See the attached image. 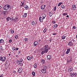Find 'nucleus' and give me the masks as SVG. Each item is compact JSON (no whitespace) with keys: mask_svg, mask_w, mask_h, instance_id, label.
Here are the masks:
<instances>
[{"mask_svg":"<svg viewBox=\"0 0 77 77\" xmlns=\"http://www.w3.org/2000/svg\"><path fill=\"white\" fill-rule=\"evenodd\" d=\"M48 45H45L43 48H42L40 49L41 54L43 55L44 53H47L48 52Z\"/></svg>","mask_w":77,"mask_h":77,"instance_id":"obj_1","label":"nucleus"},{"mask_svg":"<svg viewBox=\"0 0 77 77\" xmlns=\"http://www.w3.org/2000/svg\"><path fill=\"white\" fill-rule=\"evenodd\" d=\"M11 5H6L4 7V10L7 11L8 9H11Z\"/></svg>","mask_w":77,"mask_h":77,"instance_id":"obj_2","label":"nucleus"},{"mask_svg":"<svg viewBox=\"0 0 77 77\" xmlns=\"http://www.w3.org/2000/svg\"><path fill=\"white\" fill-rule=\"evenodd\" d=\"M0 60L2 61V62H4V61H5V60H6V57H0Z\"/></svg>","mask_w":77,"mask_h":77,"instance_id":"obj_3","label":"nucleus"},{"mask_svg":"<svg viewBox=\"0 0 77 77\" xmlns=\"http://www.w3.org/2000/svg\"><path fill=\"white\" fill-rule=\"evenodd\" d=\"M70 76L71 77H75V76L77 75V73H72V72H71V73H70Z\"/></svg>","mask_w":77,"mask_h":77,"instance_id":"obj_4","label":"nucleus"},{"mask_svg":"<svg viewBox=\"0 0 77 77\" xmlns=\"http://www.w3.org/2000/svg\"><path fill=\"white\" fill-rule=\"evenodd\" d=\"M27 59L28 60H30L31 59H33V57L32 56L30 57L28 56L27 57Z\"/></svg>","mask_w":77,"mask_h":77,"instance_id":"obj_5","label":"nucleus"},{"mask_svg":"<svg viewBox=\"0 0 77 77\" xmlns=\"http://www.w3.org/2000/svg\"><path fill=\"white\" fill-rule=\"evenodd\" d=\"M38 42L37 41L34 42V43H33V46L34 47H36L38 45Z\"/></svg>","mask_w":77,"mask_h":77,"instance_id":"obj_6","label":"nucleus"},{"mask_svg":"<svg viewBox=\"0 0 77 77\" xmlns=\"http://www.w3.org/2000/svg\"><path fill=\"white\" fill-rule=\"evenodd\" d=\"M18 72L19 73H21L23 72V69L21 68H20L18 69Z\"/></svg>","mask_w":77,"mask_h":77,"instance_id":"obj_7","label":"nucleus"},{"mask_svg":"<svg viewBox=\"0 0 77 77\" xmlns=\"http://www.w3.org/2000/svg\"><path fill=\"white\" fill-rule=\"evenodd\" d=\"M6 12H7V11H2L1 12V14L2 15H6Z\"/></svg>","mask_w":77,"mask_h":77,"instance_id":"obj_8","label":"nucleus"},{"mask_svg":"<svg viewBox=\"0 0 77 77\" xmlns=\"http://www.w3.org/2000/svg\"><path fill=\"white\" fill-rule=\"evenodd\" d=\"M27 17V13H25L24 14V15H23L22 16V18H26Z\"/></svg>","mask_w":77,"mask_h":77,"instance_id":"obj_9","label":"nucleus"},{"mask_svg":"<svg viewBox=\"0 0 77 77\" xmlns=\"http://www.w3.org/2000/svg\"><path fill=\"white\" fill-rule=\"evenodd\" d=\"M3 48L2 46H0V51L2 53H3Z\"/></svg>","mask_w":77,"mask_h":77,"instance_id":"obj_10","label":"nucleus"},{"mask_svg":"<svg viewBox=\"0 0 77 77\" xmlns=\"http://www.w3.org/2000/svg\"><path fill=\"white\" fill-rule=\"evenodd\" d=\"M23 7L25 9H26V10H27L28 9H29V7L27 5H23Z\"/></svg>","mask_w":77,"mask_h":77,"instance_id":"obj_11","label":"nucleus"},{"mask_svg":"<svg viewBox=\"0 0 77 77\" xmlns=\"http://www.w3.org/2000/svg\"><path fill=\"white\" fill-rule=\"evenodd\" d=\"M43 73V74H44L45 73L46 74H47V73H46V70H45L44 69H42L41 71Z\"/></svg>","mask_w":77,"mask_h":77,"instance_id":"obj_12","label":"nucleus"},{"mask_svg":"<svg viewBox=\"0 0 77 77\" xmlns=\"http://www.w3.org/2000/svg\"><path fill=\"white\" fill-rule=\"evenodd\" d=\"M76 9V6L75 5H73L72 6V10L74 11Z\"/></svg>","mask_w":77,"mask_h":77,"instance_id":"obj_13","label":"nucleus"},{"mask_svg":"<svg viewBox=\"0 0 77 77\" xmlns=\"http://www.w3.org/2000/svg\"><path fill=\"white\" fill-rule=\"evenodd\" d=\"M46 6L45 5H42L41 7V9L42 10H44L45 9V7Z\"/></svg>","mask_w":77,"mask_h":77,"instance_id":"obj_14","label":"nucleus"},{"mask_svg":"<svg viewBox=\"0 0 77 77\" xmlns=\"http://www.w3.org/2000/svg\"><path fill=\"white\" fill-rule=\"evenodd\" d=\"M43 18L41 17H39V20L40 21V22H41V23H42L43 21Z\"/></svg>","mask_w":77,"mask_h":77,"instance_id":"obj_15","label":"nucleus"},{"mask_svg":"<svg viewBox=\"0 0 77 77\" xmlns=\"http://www.w3.org/2000/svg\"><path fill=\"white\" fill-rule=\"evenodd\" d=\"M51 58V55H48L47 56V59L48 60H50Z\"/></svg>","mask_w":77,"mask_h":77,"instance_id":"obj_16","label":"nucleus"},{"mask_svg":"<svg viewBox=\"0 0 77 77\" xmlns=\"http://www.w3.org/2000/svg\"><path fill=\"white\" fill-rule=\"evenodd\" d=\"M68 45H70L71 46L73 45V43H72L71 42H69L68 43Z\"/></svg>","mask_w":77,"mask_h":77,"instance_id":"obj_17","label":"nucleus"},{"mask_svg":"<svg viewBox=\"0 0 77 77\" xmlns=\"http://www.w3.org/2000/svg\"><path fill=\"white\" fill-rule=\"evenodd\" d=\"M43 19L44 20L45 19V17H46V14H42Z\"/></svg>","mask_w":77,"mask_h":77,"instance_id":"obj_18","label":"nucleus"},{"mask_svg":"<svg viewBox=\"0 0 77 77\" xmlns=\"http://www.w3.org/2000/svg\"><path fill=\"white\" fill-rule=\"evenodd\" d=\"M71 59H70V60H67V63H69V62H70V63H71L72 62V60H71Z\"/></svg>","mask_w":77,"mask_h":77,"instance_id":"obj_19","label":"nucleus"},{"mask_svg":"<svg viewBox=\"0 0 77 77\" xmlns=\"http://www.w3.org/2000/svg\"><path fill=\"white\" fill-rule=\"evenodd\" d=\"M49 16L51 17L52 15H53V13L52 12H50L49 14Z\"/></svg>","mask_w":77,"mask_h":77,"instance_id":"obj_20","label":"nucleus"},{"mask_svg":"<svg viewBox=\"0 0 77 77\" xmlns=\"http://www.w3.org/2000/svg\"><path fill=\"white\" fill-rule=\"evenodd\" d=\"M32 75L33 77L35 76V72H32Z\"/></svg>","mask_w":77,"mask_h":77,"instance_id":"obj_21","label":"nucleus"},{"mask_svg":"<svg viewBox=\"0 0 77 77\" xmlns=\"http://www.w3.org/2000/svg\"><path fill=\"white\" fill-rule=\"evenodd\" d=\"M23 60L22 59H20L18 60V61L19 62H20V63H21V62H23Z\"/></svg>","mask_w":77,"mask_h":77,"instance_id":"obj_22","label":"nucleus"},{"mask_svg":"<svg viewBox=\"0 0 77 77\" xmlns=\"http://www.w3.org/2000/svg\"><path fill=\"white\" fill-rule=\"evenodd\" d=\"M45 61L44 60H42L41 61V63L42 64L45 63Z\"/></svg>","mask_w":77,"mask_h":77,"instance_id":"obj_23","label":"nucleus"},{"mask_svg":"<svg viewBox=\"0 0 77 77\" xmlns=\"http://www.w3.org/2000/svg\"><path fill=\"white\" fill-rule=\"evenodd\" d=\"M61 8H62V9H65V5H62L61 6Z\"/></svg>","mask_w":77,"mask_h":77,"instance_id":"obj_24","label":"nucleus"},{"mask_svg":"<svg viewBox=\"0 0 77 77\" xmlns=\"http://www.w3.org/2000/svg\"><path fill=\"white\" fill-rule=\"evenodd\" d=\"M33 66L34 68H36V67H37V64H35L33 65Z\"/></svg>","mask_w":77,"mask_h":77,"instance_id":"obj_25","label":"nucleus"},{"mask_svg":"<svg viewBox=\"0 0 77 77\" xmlns=\"http://www.w3.org/2000/svg\"><path fill=\"white\" fill-rule=\"evenodd\" d=\"M65 38H66L65 36L63 35L62 37V39H65Z\"/></svg>","mask_w":77,"mask_h":77,"instance_id":"obj_26","label":"nucleus"},{"mask_svg":"<svg viewBox=\"0 0 77 77\" xmlns=\"http://www.w3.org/2000/svg\"><path fill=\"white\" fill-rule=\"evenodd\" d=\"M4 42V40L3 39H1L0 40V43H3Z\"/></svg>","mask_w":77,"mask_h":77,"instance_id":"obj_27","label":"nucleus"},{"mask_svg":"<svg viewBox=\"0 0 77 77\" xmlns=\"http://www.w3.org/2000/svg\"><path fill=\"white\" fill-rule=\"evenodd\" d=\"M47 28H45L43 31L44 33H45L47 31Z\"/></svg>","mask_w":77,"mask_h":77,"instance_id":"obj_28","label":"nucleus"},{"mask_svg":"<svg viewBox=\"0 0 77 77\" xmlns=\"http://www.w3.org/2000/svg\"><path fill=\"white\" fill-rule=\"evenodd\" d=\"M57 27V25L55 24L54 25V29H55V28H56Z\"/></svg>","mask_w":77,"mask_h":77,"instance_id":"obj_29","label":"nucleus"},{"mask_svg":"<svg viewBox=\"0 0 77 77\" xmlns=\"http://www.w3.org/2000/svg\"><path fill=\"white\" fill-rule=\"evenodd\" d=\"M19 63L20 64V66H23V63Z\"/></svg>","mask_w":77,"mask_h":77,"instance_id":"obj_30","label":"nucleus"},{"mask_svg":"<svg viewBox=\"0 0 77 77\" xmlns=\"http://www.w3.org/2000/svg\"><path fill=\"white\" fill-rule=\"evenodd\" d=\"M11 33H14V29H12L11 30Z\"/></svg>","mask_w":77,"mask_h":77,"instance_id":"obj_31","label":"nucleus"},{"mask_svg":"<svg viewBox=\"0 0 77 77\" xmlns=\"http://www.w3.org/2000/svg\"><path fill=\"white\" fill-rule=\"evenodd\" d=\"M63 3L62 2H60L59 3V4L58 5V6H60L61 5H62V4H63Z\"/></svg>","mask_w":77,"mask_h":77,"instance_id":"obj_32","label":"nucleus"},{"mask_svg":"<svg viewBox=\"0 0 77 77\" xmlns=\"http://www.w3.org/2000/svg\"><path fill=\"white\" fill-rule=\"evenodd\" d=\"M31 24L32 25H33V26L35 25V22L34 21H32L31 23Z\"/></svg>","mask_w":77,"mask_h":77,"instance_id":"obj_33","label":"nucleus"},{"mask_svg":"<svg viewBox=\"0 0 77 77\" xmlns=\"http://www.w3.org/2000/svg\"><path fill=\"white\" fill-rule=\"evenodd\" d=\"M67 15H68V14L66 13H64L63 14V15H64V16H66Z\"/></svg>","mask_w":77,"mask_h":77,"instance_id":"obj_34","label":"nucleus"},{"mask_svg":"<svg viewBox=\"0 0 77 77\" xmlns=\"http://www.w3.org/2000/svg\"><path fill=\"white\" fill-rule=\"evenodd\" d=\"M12 49L13 50V51H15V50H15V47H13L12 48Z\"/></svg>","mask_w":77,"mask_h":77,"instance_id":"obj_35","label":"nucleus"},{"mask_svg":"<svg viewBox=\"0 0 77 77\" xmlns=\"http://www.w3.org/2000/svg\"><path fill=\"white\" fill-rule=\"evenodd\" d=\"M17 19L18 18L17 17H16L15 19H14V21H17Z\"/></svg>","mask_w":77,"mask_h":77,"instance_id":"obj_36","label":"nucleus"},{"mask_svg":"<svg viewBox=\"0 0 77 77\" xmlns=\"http://www.w3.org/2000/svg\"><path fill=\"white\" fill-rule=\"evenodd\" d=\"M21 3L22 4V6H23V5H24V2H21Z\"/></svg>","mask_w":77,"mask_h":77,"instance_id":"obj_37","label":"nucleus"},{"mask_svg":"<svg viewBox=\"0 0 77 77\" xmlns=\"http://www.w3.org/2000/svg\"><path fill=\"white\" fill-rule=\"evenodd\" d=\"M44 69H45V70H46V69H47V66H45L44 67Z\"/></svg>","mask_w":77,"mask_h":77,"instance_id":"obj_38","label":"nucleus"},{"mask_svg":"<svg viewBox=\"0 0 77 77\" xmlns=\"http://www.w3.org/2000/svg\"><path fill=\"white\" fill-rule=\"evenodd\" d=\"M54 11H56V7L55 6L54 7Z\"/></svg>","mask_w":77,"mask_h":77,"instance_id":"obj_39","label":"nucleus"},{"mask_svg":"<svg viewBox=\"0 0 77 77\" xmlns=\"http://www.w3.org/2000/svg\"><path fill=\"white\" fill-rule=\"evenodd\" d=\"M69 71H70V72L71 71H72V70H73L72 68H70L69 69Z\"/></svg>","mask_w":77,"mask_h":77,"instance_id":"obj_40","label":"nucleus"},{"mask_svg":"<svg viewBox=\"0 0 77 77\" xmlns=\"http://www.w3.org/2000/svg\"><path fill=\"white\" fill-rule=\"evenodd\" d=\"M67 52H69H69H70V48H69L68 49H67Z\"/></svg>","mask_w":77,"mask_h":77,"instance_id":"obj_41","label":"nucleus"},{"mask_svg":"<svg viewBox=\"0 0 77 77\" xmlns=\"http://www.w3.org/2000/svg\"><path fill=\"white\" fill-rule=\"evenodd\" d=\"M73 29H77V27H76V26H73Z\"/></svg>","mask_w":77,"mask_h":77,"instance_id":"obj_42","label":"nucleus"},{"mask_svg":"<svg viewBox=\"0 0 77 77\" xmlns=\"http://www.w3.org/2000/svg\"><path fill=\"white\" fill-rule=\"evenodd\" d=\"M18 35H16L15 36V38L16 39H17V38H18Z\"/></svg>","mask_w":77,"mask_h":77,"instance_id":"obj_43","label":"nucleus"},{"mask_svg":"<svg viewBox=\"0 0 77 77\" xmlns=\"http://www.w3.org/2000/svg\"><path fill=\"white\" fill-rule=\"evenodd\" d=\"M52 22L53 24H54L56 23V22H55V21L54 20Z\"/></svg>","mask_w":77,"mask_h":77,"instance_id":"obj_44","label":"nucleus"},{"mask_svg":"<svg viewBox=\"0 0 77 77\" xmlns=\"http://www.w3.org/2000/svg\"><path fill=\"white\" fill-rule=\"evenodd\" d=\"M3 76H4L3 74H2L0 76V77H3Z\"/></svg>","mask_w":77,"mask_h":77,"instance_id":"obj_45","label":"nucleus"},{"mask_svg":"<svg viewBox=\"0 0 77 77\" xmlns=\"http://www.w3.org/2000/svg\"><path fill=\"white\" fill-rule=\"evenodd\" d=\"M24 41H27V38H26L24 39Z\"/></svg>","mask_w":77,"mask_h":77,"instance_id":"obj_46","label":"nucleus"},{"mask_svg":"<svg viewBox=\"0 0 77 77\" xmlns=\"http://www.w3.org/2000/svg\"><path fill=\"white\" fill-rule=\"evenodd\" d=\"M69 52H67V51L66 53V54H69Z\"/></svg>","mask_w":77,"mask_h":77,"instance_id":"obj_47","label":"nucleus"},{"mask_svg":"<svg viewBox=\"0 0 77 77\" xmlns=\"http://www.w3.org/2000/svg\"><path fill=\"white\" fill-rule=\"evenodd\" d=\"M9 42H10V43H11V42H12V40H11V39L9 41Z\"/></svg>","mask_w":77,"mask_h":77,"instance_id":"obj_48","label":"nucleus"},{"mask_svg":"<svg viewBox=\"0 0 77 77\" xmlns=\"http://www.w3.org/2000/svg\"><path fill=\"white\" fill-rule=\"evenodd\" d=\"M53 35H57V33H53L52 34Z\"/></svg>","mask_w":77,"mask_h":77,"instance_id":"obj_49","label":"nucleus"},{"mask_svg":"<svg viewBox=\"0 0 77 77\" xmlns=\"http://www.w3.org/2000/svg\"><path fill=\"white\" fill-rule=\"evenodd\" d=\"M9 18H8V17L6 18V20H7L8 21H9Z\"/></svg>","mask_w":77,"mask_h":77,"instance_id":"obj_50","label":"nucleus"},{"mask_svg":"<svg viewBox=\"0 0 77 77\" xmlns=\"http://www.w3.org/2000/svg\"><path fill=\"white\" fill-rule=\"evenodd\" d=\"M15 50H18V48H15Z\"/></svg>","mask_w":77,"mask_h":77,"instance_id":"obj_51","label":"nucleus"},{"mask_svg":"<svg viewBox=\"0 0 77 77\" xmlns=\"http://www.w3.org/2000/svg\"><path fill=\"white\" fill-rule=\"evenodd\" d=\"M8 17V20H11V17Z\"/></svg>","mask_w":77,"mask_h":77,"instance_id":"obj_52","label":"nucleus"},{"mask_svg":"<svg viewBox=\"0 0 77 77\" xmlns=\"http://www.w3.org/2000/svg\"><path fill=\"white\" fill-rule=\"evenodd\" d=\"M52 40H53V39H51L49 41H50V42H51V41H52Z\"/></svg>","mask_w":77,"mask_h":77,"instance_id":"obj_53","label":"nucleus"},{"mask_svg":"<svg viewBox=\"0 0 77 77\" xmlns=\"http://www.w3.org/2000/svg\"><path fill=\"white\" fill-rule=\"evenodd\" d=\"M44 3V1H42V0L41 1V3Z\"/></svg>","mask_w":77,"mask_h":77,"instance_id":"obj_54","label":"nucleus"},{"mask_svg":"<svg viewBox=\"0 0 77 77\" xmlns=\"http://www.w3.org/2000/svg\"><path fill=\"white\" fill-rule=\"evenodd\" d=\"M11 20H12V21H14V18L13 17H12L11 18Z\"/></svg>","mask_w":77,"mask_h":77,"instance_id":"obj_55","label":"nucleus"},{"mask_svg":"<svg viewBox=\"0 0 77 77\" xmlns=\"http://www.w3.org/2000/svg\"><path fill=\"white\" fill-rule=\"evenodd\" d=\"M48 50H50V49H51V48H50L48 47Z\"/></svg>","mask_w":77,"mask_h":77,"instance_id":"obj_56","label":"nucleus"},{"mask_svg":"<svg viewBox=\"0 0 77 77\" xmlns=\"http://www.w3.org/2000/svg\"><path fill=\"white\" fill-rule=\"evenodd\" d=\"M66 17H67V18H68V17H69V15H67L66 16Z\"/></svg>","mask_w":77,"mask_h":77,"instance_id":"obj_57","label":"nucleus"},{"mask_svg":"<svg viewBox=\"0 0 77 77\" xmlns=\"http://www.w3.org/2000/svg\"><path fill=\"white\" fill-rule=\"evenodd\" d=\"M34 53H36V51H34Z\"/></svg>","mask_w":77,"mask_h":77,"instance_id":"obj_58","label":"nucleus"},{"mask_svg":"<svg viewBox=\"0 0 77 77\" xmlns=\"http://www.w3.org/2000/svg\"><path fill=\"white\" fill-rule=\"evenodd\" d=\"M2 9V6L0 5V9Z\"/></svg>","mask_w":77,"mask_h":77,"instance_id":"obj_59","label":"nucleus"},{"mask_svg":"<svg viewBox=\"0 0 77 77\" xmlns=\"http://www.w3.org/2000/svg\"><path fill=\"white\" fill-rule=\"evenodd\" d=\"M14 73H16V71H14Z\"/></svg>","mask_w":77,"mask_h":77,"instance_id":"obj_60","label":"nucleus"},{"mask_svg":"<svg viewBox=\"0 0 77 77\" xmlns=\"http://www.w3.org/2000/svg\"><path fill=\"white\" fill-rule=\"evenodd\" d=\"M18 53H21V51H19Z\"/></svg>","mask_w":77,"mask_h":77,"instance_id":"obj_61","label":"nucleus"},{"mask_svg":"<svg viewBox=\"0 0 77 77\" xmlns=\"http://www.w3.org/2000/svg\"><path fill=\"white\" fill-rule=\"evenodd\" d=\"M65 53H63V56H64V55H65Z\"/></svg>","mask_w":77,"mask_h":77,"instance_id":"obj_62","label":"nucleus"},{"mask_svg":"<svg viewBox=\"0 0 77 77\" xmlns=\"http://www.w3.org/2000/svg\"><path fill=\"white\" fill-rule=\"evenodd\" d=\"M72 41H73V42H74V41H75V40H74L73 39V40H72Z\"/></svg>","mask_w":77,"mask_h":77,"instance_id":"obj_63","label":"nucleus"},{"mask_svg":"<svg viewBox=\"0 0 77 77\" xmlns=\"http://www.w3.org/2000/svg\"><path fill=\"white\" fill-rule=\"evenodd\" d=\"M9 56H10V55H11V54H9Z\"/></svg>","mask_w":77,"mask_h":77,"instance_id":"obj_64","label":"nucleus"}]
</instances>
